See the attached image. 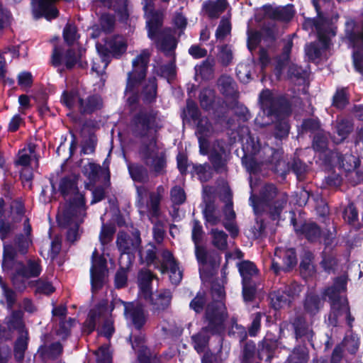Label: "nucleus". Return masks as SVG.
<instances>
[{
    "instance_id": "nucleus-41",
    "label": "nucleus",
    "mask_w": 363,
    "mask_h": 363,
    "mask_svg": "<svg viewBox=\"0 0 363 363\" xmlns=\"http://www.w3.org/2000/svg\"><path fill=\"white\" fill-rule=\"evenodd\" d=\"M214 65V58L207 57L199 65L195 67L196 73L200 75L202 79L209 80L213 77Z\"/></svg>"
},
{
    "instance_id": "nucleus-16",
    "label": "nucleus",
    "mask_w": 363,
    "mask_h": 363,
    "mask_svg": "<svg viewBox=\"0 0 363 363\" xmlns=\"http://www.w3.org/2000/svg\"><path fill=\"white\" fill-rule=\"evenodd\" d=\"M279 338L274 333L267 331L262 340L257 344V354L259 359L266 357L267 362H271L274 357L275 352L279 347Z\"/></svg>"
},
{
    "instance_id": "nucleus-19",
    "label": "nucleus",
    "mask_w": 363,
    "mask_h": 363,
    "mask_svg": "<svg viewBox=\"0 0 363 363\" xmlns=\"http://www.w3.org/2000/svg\"><path fill=\"white\" fill-rule=\"evenodd\" d=\"M195 256L199 264L208 266L210 270H216L220 264L222 257L215 250H207L205 247H197Z\"/></svg>"
},
{
    "instance_id": "nucleus-63",
    "label": "nucleus",
    "mask_w": 363,
    "mask_h": 363,
    "mask_svg": "<svg viewBox=\"0 0 363 363\" xmlns=\"http://www.w3.org/2000/svg\"><path fill=\"white\" fill-rule=\"evenodd\" d=\"M96 363H112V354L108 345H102L94 352Z\"/></svg>"
},
{
    "instance_id": "nucleus-50",
    "label": "nucleus",
    "mask_w": 363,
    "mask_h": 363,
    "mask_svg": "<svg viewBox=\"0 0 363 363\" xmlns=\"http://www.w3.org/2000/svg\"><path fill=\"white\" fill-rule=\"evenodd\" d=\"M265 147L266 146H264V147ZM263 148L264 147H261L259 140H255L251 135H248L245 143L242 145L244 154H249L252 155H257L258 153H260V152L264 153Z\"/></svg>"
},
{
    "instance_id": "nucleus-43",
    "label": "nucleus",
    "mask_w": 363,
    "mask_h": 363,
    "mask_svg": "<svg viewBox=\"0 0 363 363\" xmlns=\"http://www.w3.org/2000/svg\"><path fill=\"white\" fill-rule=\"evenodd\" d=\"M119 264L120 267L114 276V286L116 289H121L127 286L128 272L132 265L129 264L128 262H127L125 267L121 266V263L120 262Z\"/></svg>"
},
{
    "instance_id": "nucleus-62",
    "label": "nucleus",
    "mask_w": 363,
    "mask_h": 363,
    "mask_svg": "<svg viewBox=\"0 0 363 363\" xmlns=\"http://www.w3.org/2000/svg\"><path fill=\"white\" fill-rule=\"evenodd\" d=\"M229 335H233L239 339L240 344L247 341L248 333L247 328L235 321L232 323L231 329L228 332Z\"/></svg>"
},
{
    "instance_id": "nucleus-13",
    "label": "nucleus",
    "mask_w": 363,
    "mask_h": 363,
    "mask_svg": "<svg viewBox=\"0 0 363 363\" xmlns=\"http://www.w3.org/2000/svg\"><path fill=\"white\" fill-rule=\"evenodd\" d=\"M124 306V316L126 320L131 322L134 328L140 331L147 321V315L145 313L143 306L141 303L134 302L122 301Z\"/></svg>"
},
{
    "instance_id": "nucleus-24",
    "label": "nucleus",
    "mask_w": 363,
    "mask_h": 363,
    "mask_svg": "<svg viewBox=\"0 0 363 363\" xmlns=\"http://www.w3.org/2000/svg\"><path fill=\"white\" fill-rule=\"evenodd\" d=\"M303 306L308 314L314 316L320 311L323 302L319 294L313 291H309L305 295Z\"/></svg>"
},
{
    "instance_id": "nucleus-31",
    "label": "nucleus",
    "mask_w": 363,
    "mask_h": 363,
    "mask_svg": "<svg viewBox=\"0 0 363 363\" xmlns=\"http://www.w3.org/2000/svg\"><path fill=\"white\" fill-rule=\"evenodd\" d=\"M240 363H253L256 354L257 353V347L252 340H248L240 343Z\"/></svg>"
},
{
    "instance_id": "nucleus-53",
    "label": "nucleus",
    "mask_w": 363,
    "mask_h": 363,
    "mask_svg": "<svg viewBox=\"0 0 363 363\" xmlns=\"http://www.w3.org/2000/svg\"><path fill=\"white\" fill-rule=\"evenodd\" d=\"M263 313L261 312H256L252 313L250 316L251 323L247 326V330L250 337H255L258 335L261 330V321Z\"/></svg>"
},
{
    "instance_id": "nucleus-22",
    "label": "nucleus",
    "mask_w": 363,
    "mask_h": 363,
    "mask_svg": "<svg viewBox=\"0 0 363 363\" xmlns=\"http://www.w3.org/2000/svg\"><path fill=\"white\" fill-rule=\"evenodd\" d=\"M157 276L150 269H141L138 275V285L143 299H147L151 296L152 291V281Z\"/></svg>"
},
{
    "instance_id": "nucleus-5",
    "label": "nucleus",
    "mask_w": 363,
    "mask_h": 363,
    "mask_svg": "<svg viewBox=\"0 0 363 363\" xmlns=\"http://www.w3.org/2000/svg\"><path fill=\"white\" fill-rule=\"evenodd\" d=\"M287 201V194L279 191L277 186L272 183L263 185L258 195L252 191L249 198L255 214L262 213L264 208H267L269 218L274 221L279 220Z\"/></svg>"
},
{
    "instance_id": "nucleus-9",
    "label": "nucleus",
    "mask_w": 363,
    "mask_h": 363,
    "mask_svg": "<svg viewBox=\"0 0 363 363\" xmlns=\"http://www.w3.org/2000/svg\"><path fill=\"white\" fill-rule=\"evenodd\" d=\"M259 101L262 108L267 112V115L279 118L289 116L292 112L290 100L284 95L274 96L268 89L262 90L259 95Z\"/></svg>"
},
{
    "instance_id": "nucleus-34",
    "label": "nucleus",
    "mask_w": 363,
    "mask_h": 363,
    "mask_svg": "<svg viewBox=\"0 0 363 363\" xmlns=\"http://www.w3.org/2000/svg\"><path fill=\"white\" fill-rule=\"evenodd\" d=\"M86 215V211L82 213L80 216L73 218V221L67 226L61 228H67L66 233V240L70 243H74L77 240L80 238L79 234V226L83 223V218ZM60 227V225H59Z\"/></svg>"
},
{
    "instance_id": "nucleus-20",
    "label": "nucleus",
    "mask_w": 363,
    "mask_h": 363,
    "mask_svg": "<svg viewBox=\"0 0 363 363\" xmlns=\"http://www.w3.org/2000/svg\"><path fill=\"white\" fill-rule=\"evenodd\" d=\"M103 99L97 94L88 96L86 99L78 97L79 111L82 115H91L103 108Z\"/></svg>"
},
{
    "instance_id": "nucleus-59",
    "label": "nucleus",
    "mask_w": 363,
    "mask_h": 363,
    "mask_svg": "<svg viewBox=\"0 0 363 363\" xmlns=\"http://www.w3.org/2000/svg\"><path fill=\"white\" fill-rule=\"evenodd\" d=\"M203 234L204 232L200 221L199 220L194 219L193 220L191 240L195 245V250H196L197 247H203L200 245L203 240Z\"/></svg>"
},
{
    "instance_id": "nucleus-1",
    "label": "nucleus",
    "mask_w": 363,
    "mask_h": 363,
    "mask_svg": "<svg viewBox=\"0 0 363 363\" xmlns=\"http://www.w3.org/2000/svg\"><path fill=\"white\" fill-rule=\"evenodd\" d=\"M159 113L155 108L142 107L130 118L133 134L138 138H150L141 143L138 153L144 164L150 165L157 175L164 174L167 167L165 152H157L158 133L162 128Z\"/></svg>"
},
{
    "instance_id": "nucleus-12",
    "label": "nucleus",
    "mask_w": 363,
    "mask_h": 363,
    "mask_svg": "<svg viewBox=\"0 0 363 363\" xmlns=\"http://www.w3.org/2000/svg\"><path fill=\"white\" fill-rule=\"evenodd\" d=\"M144 17L146 20V29L147 37L155 39L157 35L163 31L164 13L161 10L154 7H143Z\"/></svg>"
},
{
    "instance_id": "nucleus-64",
    "label": "nucleus",
    "mask_w": 363,
    "mask_h": 363,
    "mask_svg": "<svg viewBox=\"0 0 363 363\" xmlns=\"http://www.w3.org/2000/svg\"><path fill=\"white\" fill-rule=\"evenodd\" d=\"M283 271L289 272L297 264L296 253L294 248H290L285 252L283 257Z\"/></svg>"
},
{
    "instance_id": "nucleus-11",
    "label": "nucleus",
    "mask_w": 363,
    "mask_h": 363,
    "mask_svg": "<svg viewBox=\"0 0 363 363\" xmlns=\"http://www.w3.org/2000/svg\"><path fill=\"white\" fill-rule=\"evenodd\" d=\"M263 151L267 155L266 158H263V162L270 164L271 170L284 180L290 172V162L284 160L283 152L269 146L264 147Z\"/></svg>"
},
{
    "instance_id": "nucleus-30",
    "label": "nucleus",
    "mask_w": 363,
    "mask_h": 363,
    "mask_svg": "<svg viewBox=\"0 0 363 363\" xmlns=\"http://www.w3.org/2000/svg\"><path fill=\"white\" fill-rule=\"evenodd\" d=\"M220 93L226 98L237 100L239 93L235 89V83L230 76L223 75L218 79Z\"/></svg>"
},
{
    "instance_id": "nucleus-49",
    "label": "nucleus",
    "mask_w": 363,
    "mask_h": 363,
    "mask_svg": "<svg viewBox=\"0 0 363 363\" xmlns=\"http://www.w3.org/2000/svg\"><path fill=\"white\" fill-rule=\"evenodd\" d=\"M257 294V284L255 281H242V296L244 302L251 303L255 301Z\"/></svg>"
},
{
    "instance_id": "nucleus-17",
    "label": "nucleus",
    "mask_w": 363,
    "mask_h": 363,
    "mask_svg": "<svg viewBox=\"0 0 363 363\" xmlns=\"http://www.w3.org/2000/svg\"><path fill=\"white\" fill-rule=\"evenodd\" d=\"M354 124L352 119L343 117L337 118L333 123V135L330 139L335 145L343 143L353 133Z\"/></svg>"
},
{
    "instance_id": "nucleus-21",
    "label": "nucleus",
    "mask_w": 363,
    "mask_h": 363,
    "mask_svg": "<svg viewBox=\"0 0 363 363\" xmlns=\"http://www.w3.org/2000/svg\"><path fill=\"white\" fill-rule=\"evenodd\" d=\"M172 298V294L171 291L169 289H163L155 296L152 291L150 297L145 300L148 301L152 306V311L153 313H160L166 310L169 307L171 303Z\"/></svg>"
},
{
    "instance_id": "nucleus-2",
    "label": "nucleus",
    "mask_w": 363,
    "mask_h": 363,
    "mask_svg": "<svg viewBox=\"0 0 363 363\" xmlns=\"http://www.w3.org/2000/svg\"><path fill=\"white\" fill-rule=\"evenodd\" d=\"M31 240L23 234L16 235L13 245L4 242L1 269L4 274L9 275L14 289L23 293L28 286V281L31 278H38L42 271L41 260L39 258L28 259L26 262L18 260V254L26 255Z\"/></svg>"
},
{
    "instance_id": "nucleus-37",
    "label": "nucleus",
    "mask_w": 363,
    "mask_h": 363,
    "mask_svg": "<svg viewBox=\"0 0 363 363\" xmlns=\"http://www.w3.org/2000/svg\"><path fill=\"white\" fill-rule=\"evenodd\" d=\"M238 271L242 277V281H252L253 277L259 272L255 264L249 260H243L238 264Z\"/></svg>"
},
{
    "instance_id": "nucleus-39",
    "label": "nucleus",
    "mask_w": 363,
    "mask_h": 363,
    "mask_svg": "<svg viewBox=\"0 0 363 363\" xmlns=\"http://www.w3.org/2000/svg\"><path fill=\"white\" fill-rule=\"evenodd\" d=\"M107 45L110 48L111 55L115 59H120L126 52L128 48L125 40L118 36H114L108 40Z\"/></svg>"
},
{
    "instance_id": "nucleus-28",
    "label": "nucleus",
    "mask_w": 363,
    "mask_h": 363,
    "mask_svg": "<svg viewBox=\"0 0 363 363\" xmlns=\"http://www.w3.org/2000/svg\"><path fill=\"white\" fill-rule=\"evenodd\" d=\"M291 289L286 291L278 290L270 294L271 304L275 310H279L284 306H289L294 295L291 293Z\"/></svg>"
},
{
    "instance_id": "nucleus-10",
    "label": "nucleus",
    "mask_w": 363,
    "mask_h": 363,
    "mask_svg": "<svg viewBox=\"0 0 363 363\" xmlns=\"http://www.w3.org/2000/svg\"><path fill=\"white\" fill-rule=\"evenodd\" d=\"M296 234L303 237L311 244L320 243L322 238L326 247L331 243L330 231L325 233L320 226L315 221L304 220L301 223L299 228L296 230Z\"/></svg>"
},
{
    "instance_id": "nucleus-55",
    "label": "nucleus",
    "mask_w": 363,
    "mask_h": 363,
    "mask_svg": "<svg viewBox=\"0 0 363 363\" xmlns=\"http://www.w3.org/2000/svg\"><path fill=\"white\" fill-rule=\"evenodd\" d=\"M215 212L216 207L213 201H207L203 210V215L206 221L209 223L211 225H217L220 220V217L216 216Z\"/></svg>"
},
{
    "instance_id": "nucleus-6",
    "label": "nucleus",
    "mask_w": 363,
    "mask_h": 363,
    "mask_svg": "<svg viewBox=\"0 0 363 363\" xmlns=\"http://www.w3.org/2000/svg\"><path fill=\"white\" fill-rule=\"evenodd\" d=\"M58 191L65 199L74 194L66 203L62 214L57 216L58 225L66 227L73 221L74 218L86 211V199L84 194L79 192L77 179L69 176H65L60 179Z\"/></svg>"
},
{
    "instance_id": "nucleus-36",
    "label": "nucleus",
    "mask_w": 363,
    "mask_h": 363,
    "mask_svg": "<svg viewBox=\"0 0 363 363\" xmlns=\"http://www.w3.org/2000/svg\"><path fill=\"white\" fill-rule=\"evenodd\" d=\"M156 269H160L162 274L169 272V280L171 283L175 286L179 285L183 278V271L179 269V262H174V264L169 265L162 263L159 267L158 265L155 266Z\"/></svg>"
},
{
    "instance_id": "nucleus-8",
    "label": "nucleus",
    "mask_w": 363,
    "mask_h": 363,
    "mask_svg": "<svg viewBox=\"0 0 363 363\" xmlns=\"http://www.w3.org/2000/svg\"><path fill=\"white\" fill-rule=\"evenodd\" d=\"M82 49L76 50L74 48H69L65 50L62 46H54L50 64L54 67H59L64 65L67 70L73 69L75 66L84 69L87 67V62L82 60Z\"/></svg>"
},
{
    "instance_id": "nucleus-26",
    "label": "nucleus",
    "mask_w": 363,
    "mask_h": 363,
    "mask_svg": "<svg viewBox=\"0 0 363 363\" xmlns=\"http://www.w3.org/2000/svg\"><path fill=\"white\" fill-rule=\"evenodd\" d=\"M344 221L356 230H360L362 227V221L359 220V212L357 206L353 202H350L342 211Z\"/></svg>"
},
{
    "instance_id": "nucleus-40",
    "label": "nucleus",
    "mask_w": 363,
    "mask_h": 363,
    "mask_svg": "<svg viewBox=\"0 0 363 363\" xmlns=\"http://www.w3.org/2000/svg\"><path fill=\"white\" fill-rule=\"evenodd\" d=\"M7 325L10 330H16L18 334L28 332L23 321V312L20 310L12 311Z\"/></svg>"
},
{
    "instance_id": "nucleus-23",
    "label": "nucleus",
    "mask_w": 363,
    "mask_h": 363,
    "mask_svg": "<svg viewBox=\"0 0 363 363\" xmlns=\"http://www.w3.org/2000/svg\"><path fill=\"white\" fill-rule=\"evenodd\" d=\"M227 0H206L202 4V11L209 19H216L225 11Z\"/></svg>"
},
{
    "instance_id": "nucleus-38",
    "label": "nucleus",
    "mask_w": 363,
    "mask_h": 363,
    "mask_svg": "<svg viewBox=\"0 0 363 363\" xmlns=\"http://www.w3.org/2000/svg\"><path fill=\"white\" fill-rule=\"evenodd\" d=\"M208 296L205 291H199L196 296L191 299L189 303V308L195 312L196 314H201L205 313L208 305Z\"/></svg>"
},
{
    "instance_id": "nucleus-15",
    "label": "nucleus",
    "mask_w": 363,
    "mask_h": 363,
    "mask_svg": "<svg viewBox=\"0 0 363 363\" xmlns=\"http://www.w3.org/2000/svg\"><path fill=\"white\" fill-rule=\"evenodd\" d=\"M152 40L156 47L164 53L166 57L176 56L175 50L177 47L178 40L172 34V29L169 27L163 28V31L159 33Z\"/></svg>"
},
{
    "instance_id": "nucleus-33",
    "label": "nucleus",
    "mask_w": 363,
    "mask_h": 363,
    "mask_svg": "<svg viewBox=\"0 0 363 363\" xmlns=\"http://www.w3.org/2000/svg\"><path fill=\"white\" fill-rule=\"evenodd\" d=\"M28 332L18 334L13 345V356L16 362H22L25 357V352L28 346Z\"/></svg>"
},
{
    "instance_id": "nucleus-18",
    "label": "nucleus",
    "mask_w": 363,
    "mask_h": 363,
    "mask_svg": "<svg viewBox=\"0 0 363 363\" xmlns=\"http://www.w3.org/2000/svg\"><path fill=\"white\" fill-rule=\"evenodd\" d=\"M291 326L296 341H301V344L306 343L307 341L313 346L314 332L310 328L304 317L301 315L296 316L291 322Z\"/></svg>"
},
{
    "instance_id": "nucleus-56",
    "label": "nucleus",
    "mask_w": 363,
    "mask_h": 363,
    "mask_svg": "<svg viewBox=\"0 0 363 363\" xmlns=\"http://www.w3.org/2000/svg\"><path fill=\"white\" fill-rule=\"evenodd\" d=\"M290 130V125L287 120H278L274 125V136L275 138L282 140L288 137Z\"/></svg>"
},
{
    "instance_id": "nucleus-47",
    "label": "nucleus",
    "mask_w": 363,
    "mask_h": 363,
    "mask_svg": "<svg viewBox=\"0 0 363 363\" xmlns=\"http://www.w3.org/2000/svg\"><path fill=\"white\" fill-rule=\"evenodd\" d=\"M62 37L65 43L72 47L80 37L77 26L74 23H67L63 28Z\"/></svg>"
},
{
    "instance_id": "nucleus-35",
    "label": "nucleus",
    "mask_w": 363,
    "mask_h": 363,
    "mask_svg": "<svg viewBox=\"0 0 363 363\" xmlns=\"http://www.w3.org/2000/svg\"><path fill=\"white\" fill-rule=\"evenodd\" d=\"M309 358L306 343L296 345L287 357L288 363H308Z\"/></svg>"
},
{
    "instance_id": "nucleus-4",
    "label": "nucleus",
    "mask_w": 363,
    "mask_h": 363,
    "mask_svg": "<svg viewBox=\"0 0 363 363\" xmlns=\"http://www.w3.org/2000/svg\"><path fill=\"white\" fill-rule=\"evenodd\" d=\"M228 312L225 304L220 301H211L203 313L202 320L206 325L191 337V345L198 354L209 349L212 335H220L225 332Z\"/></svg>"
},
{
    "instance_id": "nucleus-52",
    "label": "nucleus",
    "mask_w": 363,
    "mask_h": 363,
    "mask_svg": "<svg viewBox=\"0 0 363 363\" xmlns=\"http://www.w3.org/2000/svg\"><path fill=\"white\" fill-rule=\"evenodd\" d=\"M99 25L103 32L110 34L113 32L116 26V17L110 13H103L99 18Z\"/></svg>"
},
{
    "instance_id": "nucleus-48",
    "label": "nucleus",
    "mask_w": 363,
    "mask_h": 363,
    "mask_svg": "<svg viewBox=\"0 0 363 363\" xmlns=\"http://www.w3.org/2000/svg\"><path fill=\"white\" fill-rule=\"evenodd\" d=\"M212 245L220 250H225L228 247V235L222 230L213 228L211 230Z\"/></svg>"
},
{
    "instance_id": "nucleus-46",
    "label": "nucleus",
    "mask_w": 363,
    "mask_h": 363,
    "mask_svg": "<svg viewBox=\"0 0 363 363\" xmlns=\"http://www.w3.org/2000/svg\"><path fill=\"white\" fill-rule=\"evenodd\" d=\"M208 160L216 173H222L227 169L226 161L223 159L222 153L213 149L208 154Z\"/></svg>"
},
{
    "instance_id": "nucleus-60",
    "label": "nucleus",
    "mask_w": 363,
    "mask_h": 363,
    "mask_svg": "<svg viewBox=\"0 0 363 363\" xmlns=\"http://www.w3.org/2000/svg\"><path fill=\"white\" fill-rule=\"evenodd\" d=\"M101 167L94 162H89L84 167V174L90 182H96L99 179V173L102 172Z\"/></svg>"
},
{
    "instance_id": "nucleus-45",
    "label": "nucleus",
    "mask_w": 363,
    "mask_h": 363,
    "mask_svg": "<svg viewBox=\"0 0 363 363\" xmlns=\"http://www.w3.org/2000/svg\"><path fill=\"white\" fill-rule=\"evenodd\" d=\"M215 92L211 89H203L199 95L201 107L206 111L213 109L215 103Z\"/></svg>"
},
{
    "instance_id": "nucleus-27",
    "label": "nucleus",
    "mask_w": 363,
    "mask_h": 363,
    "mask_svg": "<svg viewBox=\"0 0 363 363\" xmlns=\"http://www.w3.org/2000/svg\"><path fill=\"white\" fill-rule=\"evenodd\" d=\"M128 171L134 182L146 184L150 180L148 169L142 164L138 162L129 163Z\"/></svg>"
},
{
    "instance_id": "nucleus-54",
    "label": "nucleus",
    "mask_w": 363,
    "mask_h": 363,
    "mask_svg": "<svg viewBox=\"0 0 363 363\" xmlns=\"http://www.w3.org/2000/svg\"><path fill=\"white\" fill-rule=\"evenodd\" d=\"M75 319L69 318L68 320L60 318L59 328L56 331L57 335L60 336L62 340H66L71 335V329L74 326Z\"/></svg>"
},
{
    "instance_id": "nucleus-42",
    "label": "nucleus",
    "mask_w": 363,
    "mask_h": 363,
    "mask_svg": "<svg viewBox=\"0 0 363 363\" xmlns=\"http://www.w3.org/2000/svg\"><path fill=\"white\" fill-rule=\"evenodd\" d=\"M328 135L324 131L314 134L312 140V148L315 152L324 153L328 149Z\"/></svg>"
},
{
    "instance_id": "nucleus-61",
    "label": "nucleus",
    "mask_w": 363,
    "mask_h": 363,
    "mask_svg": "<svg viewBox=\"0 0 363 363\" xmlns=\"http://www.w3.org/2000/svg\"><path fill=\"white\" fill-rule=\"evenodd\" d=\"M259 32L262 33V40L267 45L273 44L277 40L278 30L275 26H264Z\"/></svg>"
},
{
    "instance_id": "nucleus-25",
    "label": "nucleus",
    "mask_w": 363,
    "mask_h": 363,
    "mask_svg": "<svg viewBox=\"0 0 363 363\" xmlns=\"http://www.w3.org/2000/svg\"><path fill=\"white\" fill-rule=\"evenodd\" d=\"M128 6L129 0H111L106 8L115 12L120 23L127 24L130 18Z\"/></svg>"
},
{
    "instance_id": "nucleus-14",
    "label": "nucleus",
    "mask_w": 363,
    "mask_h": 363,
    "mask_svg": "<svg viewBox=\"0 0 363 363\" xmlns=\"http://www.w3.org/2000/svg\"><path fill=\"white\" fill-rule=\"evenodd\" d=\"M327 157L330 158L331 164L347 172L355 170L360 165V160L358 157L352 153L342 154L337 149L330 151Z\"/></svg>"
},
{
    "instance_id": "nucleus-44",
    "label": "nucleus",
    "mask_w": 363,
    "mask_h": 363,
    "mask_svg": "<svg viewBox=\"0 0 363 363\" xmlns=\"http://www.w3.org/2000/svg\"><path fill=\"white\" fill-rule=\"evenodd\" d=\"M156 74L167 79H174L177 75L176 56H174L168 63L160 65L156 70Z\"/></svg>"
},
{
    "instance_id": "nucleus-51",
    "label": "nucleus",
    "mask_w": 363,
    "mask_h": 363,
    "mask_svg": "<svg viewBox=\"0 0 363 363\" xmlns=\"http://www.w3.org/2000/svg\"><path fill=\"white\" fill-rule=\"evenodd\" d=\"M91 291L95 293L104 285L105 271L90 269Z\"/></svg>"
},
{
    "instance_id": "nucleus-7",
    "label": "nucleus",
    "mask_w": 363,
    "mask_h": 363,
    "mask_svg": "<svg viewBox=\"0 0 363 363\" xmlns=\"http://www.w3.org/2000/svg\"><path fill=\"white\" fill-rule=\"evenodd\" d=\"M116 246L120 252L119 262L121 263L123 256L127 255L129 264H133L135 252H138L140 259H143L142 239L140 232L135 228L130 234L121 230L118 232L116 238Z\"/></svg>"
},
{
    "instance_id": "nucleus-57",
    "label": "nucleus",
    "mask_w": 363,
    "mask_h": 363,
    "mask_svg": "<svg viewBox=\"0 0 363 363\" xmlns=\"http://www.w3.org/2000/svg\"><path fill=\"white\" fill-rule=\"evenodd\" d=\"M192 165V170L191 172L192 175H197L198 179L200 180L201 182H208L211 178V175L210 173H208V169H210V166L208 163H204L203 164H193Z\"/></svg>"
},
{
    "instance_id": "nucleus-29",
    "label": "nucleus",
    "mask_w": 363,
    "mask_h": 363,
    "mask_svg": "<svg viewBox=\"0 0 363 363\" xmlns=\"http://www.w3.org/2000/svg\"><path fill=\"white\" fill-rule=\"evenodd\" d=\"M39 356L42 359H57L63 352V346L59 341L51 343L49 345H42L38 350Z\"/></svg>"
},
{
    "instance_id": "nucleus-3",
    "label": "nucleus",
    "mask_w": 363,
    "mask_h": 363,
    "mask_svg": "<svg viewBox=\"0 0 363 363\" xmlns=\"http://www.w3.org/2000/svg\"><path fill=\"white\" fill-rule=\"evenodd\" d=\"M150 55L146 50H143L132 61V69L127 73L124 94L127 96L126 104L129 107L139 104L140 99L143 104L151 105L157 98V79L150 77L145 81Z\"/></svg>"
},
{
    "instance_id": "nucleus-58",
    "label": "nucleus",
    "mask_w": 363,
    "mask_h": 363,
    "mask_svg": "<svg viewBox=\"0 0 363 363\" xmlns=\"http://www.w3.org/2000/svg\"><path fill=\"white\" fill-rule=\"evenodd\" d=\"M116 231L113 223H103L99 234V240L102 245H106L113 240Z\"/></svg>"
},
{
    "instance_id": "nucleus-32",
    "label": "nucleus",
    "mask_w": 363,
    "mask_h": 363,
    "mask_svg": "<svg viewBox=\"0 0 363 363\" xmlns=\"http://www.w3.org/2000/svg\"><path fill=\"white\" fill-rule=\"evenodd\" d=\"M350 98L348 87H338L333 96L331 105L337 110H343L349 105Z\"/></svg>"
}]
</instances>
